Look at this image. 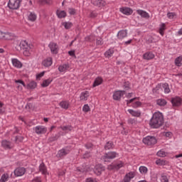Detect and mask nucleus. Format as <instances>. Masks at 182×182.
Returning a JSON list of instances; mask_svg holds the SVG:
<instances>
[{
    "label": "nucleus",
    "instance_id": "de8ad7c7",
    "mask_svg": "<svg viewBox=\"0 0 182 182\" xmlns=\"http://www.w3.org/2000/svg\"><path fill=\"white\" fill-rule=\"evenodd\" d=\"M82 111H84L85 113H87V112H90V107L88 105H85L82 107Z\"/></svg>",
    "mask_w": 182,
    "mask_h": 182
},
{
    "label": "nucleus",
    "instance_id": "9b49d317",
    "mask_svg": "<svg viewBox=\"0 0 182 182\" xmlns=\"http://www.w3.org/2000/svg\"><path fill=\"white\" fill-rule=\"evenodd\" d=\"M136 14L139 15L141 18H144V19H149V18H150V14H149L146 11L141 9L136 10Z\"/></svg>",
    "mask_w": 182,
    "mask_h": 182
},
{
    "label": "nucleus",
    "instance_id": "7c9ffc66",
    "mask_svg": "<svg viewBox=\"0 0 182 182\" xmlns=\"http://www.w3.org/2000/svg\"><path fill=\"white\" fill-rule=\"evenodd\" d=\"M52 83V79L49 78L43 82L41 84L42 87H48V85H50Z\"/></svg>",
    "mask_w": 182,
    "mask_h": 182
},
{
    "label": "nucleus",
    "instance_id": "6e6d98bb",
    "mask_svg": "<svg viewBox=\"0 0 182 182\" xmlns=\"http://www.w3.org/2000/svg\"><path fill=\"white\" fill-rule=\"evenodd\" d=\"M82 159H90V154L89 152H86L83 156Z\"/></svg>",
    "mask_w": 182,
    "mask_h": 182
},
{
    "label": "nucleus",
    "instance_id": "e2e57ef3",
    "mask_svg": "<svg viewBox=\"0 0 182 182\" xmlns=\"http://www.w3.org/2000/svg\"><path fill=\"white\" fill-rule=\"evenodd\" d=\"M130 85L127 82L125 83V85H124V87L125 89V90H129V89H130Z\"/></svg>",
    "mask_w": 182,
    "mask_h": 182
},
{
    "label": "nucleus",
    "instance_id": "dca6fc26",
    "mask_svg": "<svg viewBox=\"0 0 182 182\" xmlns=\"http://www.w3.org/2000/svg\"><path fill=\"white\" fill-rule=\"evenodd\" d=\"M120 12L124 14V15H132L133 14V10L130 8L125 7V8H121L120 9Z\"/></svg>",
    "mask_w": 182,
    "mask_h": 182
},
{
    "label": "nucleus",
    "instance_id": "72a5a7b5",
    "mask_svg": "<svg viewBox=\"0 0 182 182\" xmlns=\"http://www.w3.org/2000/svg\"><path fill=\"white\" fill-rule=\"evenodd\" d=\"M175 65L176 66H181L182 65V56H179L175 59Z\"/></svg>",
    "mask_w": 182,
    "mask_h": 182
},
{
    "label": "nucleus",
    "instance_id": "338daca9",
    "mask_svg": "<svg viewBox=\"0 0 182 182\" xmlns=\"http://www.w3.org/2000/svg\"><path fill=\"white\" fill-rule=\"evenodd\" d=\"M33 181L35 182H42V179H41V177H36L33 179Z\"/></svg>",
    "mask_w": 182,
    "mask_h": 182
},
{
    "label": "nucleus",
    "instance_id": "a878e982",
    "mask_svg": "<svg viewBox=\"0 0 182 182\" xmlns=\"http://www.w3.org/2000/svg\"><path fill=\"white\" fill-rule=\"evenodd\" d=\"M69 68V65L63 64L58 67L59 72H66V70Z\"/></svg>",
    "mask_w": 182,
    "mask_h": 182
},
{
    "label": "nucleus",
    "instance_id": "37998d69",
    "mask_svg": "<svg viewBox=\"0 0 182 182\" xmlns=\"http://www.w3.org/2000/svg\"><path fill=\"white\" fill-rule=\"evenodd\" d=\"M58 139H59V135L55 134V136H53L50 137V138L48 139V141H49L50 143H52V142H53V141H56V140H58Z\"/></svg>",
    "mask_w": 182,
    "mask_h": 182
},
{
    "label": "nucleus",
    "instance_id": "3c124183",
    "mask_svg": "<svg viewBox=\"0 0 182 182\" xmlns=\"http://www.w3.org/2000/svg\"><path fill=\"white\" fill-rule=\"evenodd\" d=\"M96 45L97 46L103 45V39H102V38H97L96 41Z\"/></svg>",
    "mask_w": 182,
    "mask_h": 182
},
{
    "label": "nucleus",
    "instance_id": "8fccbe9b",
    "mask_svg": "<svg viewBox=\"0 0 182 182\" xmlns=\"http://www.w3.org/2000/svg\"><path fill=\"white\" fill-rule=\"evenodd\" d=\"M128 123L129 124H136L137 123V121L134 119L130 118L128 119Z\"/></svg>",
    "mask_w": 182,
    "mask_h": 182
},
{
    "label": "nucleus",
    "instance_id": "e433bc0d",
    "mask_svg": "<svg viewBox=\"0 0 182 182\" xmlns=\"http://www.w3.org/2000/svg\"><path fill=\"white\" fill-rule=\"evenodd\" d=\"M161 182H168V177L165 173L161 174Z\"/></svg>",
    "mask_w": 182,
    "mask_h": 182
},
{
    "label": "nucleus",
    "instance_id": "f257e3e1",
    "mask_svg": "<svg viewBox=\"0 0 182 182\" xmlns=\"http://www.w3.org/2000/svg\"><path fill=\"white\" fill-rule=\"evenodd\" d=\"M164 123V117H163V114L160 112H155L149 122V126L152 129H159V127H161Z\"/></svg>",
    "mask_w": 182,
    "mask_h": 182
},
{
    "label": "nucleus",
    "instance_id": "bb28decb",
    "mask_svg": "<svg viewBox=\"0 0 182 182\" xmlns=\"http://www.w3.org/2000/svg\"><path fill=\"white\" fill-rule=\"evenodd\" d=\"M66 154H69V151L64 149L60 150L58 153V157H63V156H66Z\"/></svg>",
    "mask_w": 182,
    "mask_h": 182
},
{
    "label": "nucleus",
    "instance_id": "69168bd1",
    "mask_svg": "<svg viewBox=\"0 0 182 182\" xmlns=\"http://www.w3.org/2000/svg\"><path fill=\"white\" fill-rule=\"evenodd\" d=\"M45 75V72H42L40 74L37 75L36 77L37 79H40V77H42Z\"/></svg>",
    "mask_w": 182,
    "mask_h": 182
},
{
    "label": "nucleus",
    "instance_id": "2f4dec72",
    "mask_svg": "<svg viewBox=\"0 0 182 182\" xmlns=\"http://www.w3.org/2000/svg\"><path fill=\"white\" fill-rule=\"evenodd\" d=\"M57 16L60 19H62V18H66V11H57Z\"/></svg>",
    "mask_w": 182,
    "mask_h": 182
},
{
    "label": "nucleus",
    "instance_id": "a18cd8bd",
    "mask_svg": "<svg viewBox=\"0 0 182 182\" xmlns=\"http://www.w3.org/2000/svg\"><path fill=\"white\" fill-rule=\"evenodd\" d=\"M157 156L159 157H166L167 156V153L163 150H160L159 151L157 152Z\"/></svg>",
    "mask_w": 182,
    "mask_h": 182
},
{
    "label": "nucleus",
    "instance_id": "f8f14e48",
    "mask_svg": "<svg viewBox=\"0 0 182 182\" xmlns=\"http://www.w3.org/2000/svg\"><path fill=\"white\" fill-rule=\"evenodd\" d=\"M171 103L174 107H178V106L181 105V98H180L179 97L172 98Z\"/></svg>",
    "mask_w": 182,
    "mask_h": 182
},
{
    "label": "nucleus",
    "instance_id": "c9c22d12",
    "mask_svg": "<svg viewBox=\"0 0 182 182\" xmlns=\"http://www.w3.org/2000/svg\"><path fill=\"white\" fill-rule=\"evenodd\" d=\"M28 21L35 22V21H36V14H35V13H30L28 15Z\"/></svg>",
    "mask_w": 182,
    "mask_h": 182
},
{
    "label": "nucleus",
    "instance_id": "423d86ee",
    "mask_svg": "<svg viewBox=\"0 0 182 182\" xmlns=\"http://www.w3.org/2000/svg\"><path fill=\"white\" fill-rule=\"evenodd\" d=\"M34 132H36V134H45L46 132H48V129L43 126H36L34 128Z\"/></svg>",
    "mask_w": 182,
    "mask_h": 182
},
{
    "label": "nucleus",
    "instance_id": "bf43d9fd",
    "mask_svg": "<svg viewBox=\"0 0 182 182\" xmlns=\"http://www.w3.org/2000/svg\"><path fill=\"white\" fill-rule=\"evenodd\" d=\"M16 83H21V85H22L24 87H26V85H25V82H23L21 80H17L15 81Z\"/></svg>",
    "mask_w": 182,
    "mask_h": 182
},
{
    "label": "nucleus",
    "instance_id": "ddd939ff",
    "mask_svg": "<svg viewBox=\"0 0 182 182\" xmlns=\"http://www.w3.org/2000/svg\"><path fill=\"white\" fill-rule=\"evenodd\" d=\"M39 171L43 176H46L47 174H49V173H48V168H46V166L43 162H42L39 166Z\"/></svg>",
    "mask_w": 182,
    "mask_h": 182
},
{
    "label": "nucleus",
    "instance_id": "13d9d810",
    "mask_svg": "<svg viewBox=\"0 0 182 182\" xmlns=\"http://www.w3.org/2000/svg\"><path fill=\"white\" fill-rule=\"evenodd\" d=\"M85 147L86 149H87V150L92 149V147H93V144H92V143H88L85 144Z\"/></svg>",
    "mask_w": 182,
    "mask_h": 182
},
{
    "label": "nucleus",
    "instance_id": "052dcab7",
    "mask_svg": "<svg viewBox=\"0 0 182 182\" xmlns=\"http://www.w3.org/2000/svg\"><path fill=\"white\" fill-rule=\"evenodd\" d=\"M90 18H96L97 16V14L92 11L90 13Z\"/></svg>",
    "mask_w": 182,
    "mask_h": 182
},
{
    "label": "nucleus",
    "instance_id": "0eeeda50",
    "mask_svg": "<svg viewBox=\"0 0 182 182\" xmlns=\"http://www.w3.org/2000/svg\"><path fill=\"white\" fill-rule=\"evenodd\" d=\"M124 166V164L120 161L119 164H112L108 166V170H119Z\"/></svg>",
    "mask_w": 182,
    "mask_h": 182
},
{
    "label": "nucleus",
    "instance_id": "c85d7f7f",
    "mask_svg": "<svg viewBox=\"0 0 182 182\" xmlns=\"http://www.w3.org/2000/svg\"><path fill=\"white\" fill-rule=\"evenodd\" d=\"M104 2L102 0H95L92 1L93 5H95V6H98L100 8V6H103Z\"/></svg>",
    "mask_w": 182,
    "mask_h": 182
},
{
    "label": "nucleus",
    "instance_id": "0e129e2a",
    "mask_svg": "<svg viewBox=\"0 0 182 182\" xmlns=\"http://www.w3.org/2000/svg\"><path fill=\"white\" fill-rule=\"evenodd\" d=\"M5 38V33L0 31V39H4Z\"/></svg>",
    "mask_w": 182,
    "mask_h": 182
},
{
    "label": "nucleus",
    "instance_id": "603ef678",
    "mask_svg": "<svg viewBox=\"0 0 182 182\" xmlns=\"http://www.w3.org/2000/svg\"><path fill=\"white\" fill-rule=\"evenodd\" d=\"M68 12L70 15H75V14H76V10L73 8H70L68 9Z\"/></svg>",
    "mask_w": 182,
    "mask_h": 182
},
{
    "label": "nucleus",
    "instance_id": "7ed1b4c3",
    "mask_svg": "<svg viewBox=\"0 0 182 182\" xmlns=\"http://www.w3.org/2000/svg\"><path fill=\"white\" fill-rule=\"evenodd\" d=\"M22 0H9L8 6L9 9H19Z\"/></svg>",
    "mask_w": 182,
    "mask_h": 182
},
{
    "label": "nucleus",
    "instance_id": "aec40b11",
    "mask_svg": "<svg viewBox=\"0 0 182 182\" xmlns=\"http://www.w3.org/2000/svg\"><path fill=\"white\" fill-rule=\"evenodd\" d=\"M118 39H123L127 37V30H122L118 32L117 33Z\"/></svg>",
    "mask_w": 182,
    "mask_h": 182
},
{
    "label": "nucleus",
    "instance_id": "774afa93",
    "mask_svg": "<svg viewBox=\"0 0 182 182\" xmlns=\"http://www.w3.org/2000/svg\"><path fill=\"white\" fill-rule=\"evenodd\" d=\"M70 56H75V50L68 51Z\"/></svg>",
    "mask_w": 182,
    "mask_h": 182
},
{
    "label": "nucleus",
    "instance_id": "9d476101",
    "mask_svg": "<svg viewBox=\"0 0 182 182\" xmlns=\"http://www.w3.org/2000/svg\"><path fill=\"white\" fill-rule=\"evenodd\" d=\"M119 156V154L114 151H109L107 154L104 155V159H108L109 160H113V159H116Z\"/></svg>",
    "mask_w": 182,
    "mask_h": 182
},
{
    "label": "nucleus",
    "instance_id": "cd10ccee",
    "mask_svg": "<svg viewBox=\"0 0 182 182\" xmlns=\"http://www.w3.org/2000/svg\"><path fill=\"white\" fill-rule=\"evenodd\" d=\"M60 106L62 107V109H69V102L67 101H62L60 102Z\"/></svg>",
    "mask_w": 182,
    "mask_h": 182
},
{
    "label": "nucleus",
    "instance_id": "a211bd4d",
    "mask_svg": "<svg viewBox=\"0 0 182 182\" xmlns=\"http://www.w3.org/2000/svg\"><path fill=\"white\" fill-rule=\"evenodd\" d=\"M49 48L53 53L54 55H56L58 53V44L55 43H50Z\"/></svg>",
    "mask_w": 182,
    "mask_h": 182
},
{
    "label": "nucleus",
    "instance_id": "ea45409f",
    "mask_svg": "<svg viewBox=\"0 0 182 182\" xmlns=\"http://www.w3.org/2000/svg\"><path fill=\"white\" fill-rule=\"evenodd\" d=\"M60 129L63 131V132H71L72 130V126L70 125H67V126H63V127H60Z\"/></svg>",
    "mask_w": 182,
    "mask_h": 182
},
{
    "label": "nucleus",
    "instance_id": "5fc2aeb1",
    "mask_svg": "<svg viewBox=\"0 0 182 182\" xmlns=\"http://www.w3.org/2000/svg\"><path fill=\"white\" fill-rule=\"evenodd\" d=\"M139 106H141V102L136 101L134 102L133 107H139Z\"/></svg>",
    "mask_w": 182,
    "mask_h": 182
},
{
    "label": "nucleus",
    "instance_id": "6e6552de",
    "mask_svg": "<svg viewBox=\"0 0 182 182\" xmlns=\"http://www.w3.org/2000/svg\"><path fill=\"white\" fill-rule=\"evenodd\" d=\"M136 176V173L134 172H129L128 173H127L122 181V182H129L132 181V178H134Z\"/></svg>",
    "mask_w": 182,
    "mask_h": 182
},
{
    "label": "nucleus",
    "instance_id": "864d4df0",
    "mask_svg": "<svg viewBox=\"0 0 182 182\" xmlns=\"http://www.w3.org/2000/svg\"><path fill=\"white\" fill-rule=\"evenodd\" d=\"M42 4H47L48 5H50L52 4V0H41Z\"/></svg>",
    "mask_w": 182,
    "mask_h": 182
},
{
    "label": "nucleus",
    "instance_id": "f03ea898",
    "mask_svg": "<svg viewBox=\"0 0 182 182\" xmlns=\"http://www.w3.org/2000/svg\"><path fill=\"white\" fill-rule=\"evenodd\" d=\"M16 50H23L24 56H31L32 52V46L28 44V42L23 41L16 46Z\"/></svg>",
    "mask_w": 182,
    "mask_h": 182
},
{
    "label": "nucleus",
    "instance_id": "c756f323",
    "mask_svg": "<svg viewBox=\"0 0 182 182\" xmlns=\"http://www.w3.org/2000/svg\"><path fill=\"white\" fill-rule=\"evenodd\" d=\"M156 104L158 106H166V105H167V101L164 99H159L156 100Z\"/></svg>",
    "mask_w": 182,
    "mask_h": 182
},
{
    "label": "nucleus",
    "instance_id": "4d7b16f0",
    "mask_svg": "<svg viewBox=\"0 0 182 182\" xmlns=\"http://www.w3.org/2000/svg\"><path fill=\"white\" fill-rule=\"evenodd\" d=\"M136 99H137V97H134L129 100H127V105H130V103H133V102H134L136 100Z\"/></svg>",
    "mask_w": 182,
    "mask_h": 182
},
{
    "label": "nucleus",
    "instance_id": "58836bf2",
    "mask_svg": "<svg viewBox=\"0 0 182 182\" xmlns=\"http://www.w3.org/2000/svg\"><path fill=\"white\" fill-rule=\"evenodd\" d=\"M165 30H166V24L162 23L159 28V33H160V35H161V36H163V35H164Z\"/></svg>",
    "mask_w": 182,
    "mask_h": 182
},
{
    "label": "nucleus",
    "instance_id": "393cba45",
    "mask_svg": "<svg viewBox=\"0 0 182 182\" xmlns=\"http://www.w3.org/2000/svg\"><path fill=\"white\" fill-rule=\"evenodd\" d=\"M162 88L164 89V93H170V92H171L170 86L167 82L162 84Z\"/></svg>",
    "mask_w": 182,
    "mask_h": 182
},
{
    "label": "nucleus",
    "instance_id": "4468645a",
    "mask_svg": "<svg viewBox=\"0 0 182 182\" xmlns=\"http://www.w3.org/2000/svg\"><path fill=\"white\" fill-rule=\"evenodd\" d=\"M1 146L5 149V150H10V149H12V144L7 140H3L1 141Z\"/></svg>",
    "mask_w": 182,
    "mask_h": 182
},
{
    "label": "nucleus",
    "instance_id": "f704fd0d",
    "mask_svg": "<svg viewBox=\"0 0 182 182\" xmlns=\"http://www.w3.org/2000/svg\"><path fill=\"white\" fill-rule=\"evenodd\" d=\"M113 53H114V50H113V49H109L108 50H107L105 53V55L106 58H112V55H113Z\"/></svg>",
    "mask_w": 182,
    "mask_h": 182
},
{
    "label": "nucleus",
    "instance_id": "2eb2a0df",
    "mask_svg": "<svg viewBox=\"0 0 182 182\" xmlns=\"http://www.w3.org/2000/svg\"><path fill=\"white\" fill-rule=\"evenodd\" d=\"M52 58L50 57L47 58L42 62L43 66H45L46 68H49V66H52Z\"/></svg>",
    "mask_w": 182,
    "mask_h": 182
},
{
    "label": "nucleus",
    "instance_id": "09e8293b",
    "mask_svg": "<svg viewBox=\"0 0 182 182\" xmlns=\"http://www.w3.org/2000/svg\"><path fill=\"white\" fill-rule=\"evenodd\" d=\"M167 16L169 19H174V18H176V13L174 12L168 13Z\"/></svg>",
    "mask_w": 182,
    "mask_h": 182
},
{
    "label": "nucleus",
    "instance_id": "5701e85b",
    "mask_svg": "<svg viewBox=\"0 0 182 182\" xmlns=\"http://www.w3.org/2000/svg\"><path fill=\"white\" fill-rule=\"evenodd\" d=\"M102 83H103V80L102 79V77H97L93 83V87H96V86H99L100 85H102Z\"/></svg>",
    "mask_w": 182,
    "mask_h": 182
},
{
    "label": "nucleus",
    "instance_id": "6ab92c4d",
    "mask_svg": "<svg viewBox=\"0 0 182 182\" xmlns=\"http://www.w3.org/2000/svg\"><path fill=\"white\" fill-rule=\"evenodd\" d=\"M11 62L15 68H18V69H21V68H22V63H21V61H19L18 59L13 58L11 60Z\"/></svg>",
    "mask_w": 182,
    "mask_h": 182
},
{
    "label": "nucleus",
    "instance_id": "680f3d73",
    "mask_svg": "<svg viewBox=\"0 0 182 182\" xmlns=\"http://www.w3.org/2000/svg\"><path fill=\"white\" fill-rule=\"evenodd\" d=\"M16 141H22L23 140V136H16Z\"/></svg>",
    "mask_w": 182,
    "mask_h": 182
},
{
    "label": "nucleus",
    "instance_id": "a19ab883",
    "mask_svg": "<svg viewBox=\"0 0 182 182\" xmlns=\"http://www.w3.org/2000/svg\"><path fill=\"white\" fill-rule=\"evenodd\" d=\"M8 178H9V175L8 173H4L1 176L0 181L1 182H6V181H8Z\"/></svg>",
    "mask_w": 182,
    "mask_h": 182
},
{
    "label": "nucleus",
    "instance_id": "473e14b6",
    "mask_svg": "<svg viewBox=\"0 0 182 182\" xmlns=\"http://www.w3.org/2000/svg\"><path fill=\"white\" fill-rule=\"evenodd\" d=\"M4 39L6 41H11V39H14V34L11 33H5Z\"/></svg>",
    "mask_w": 182,
    "mask_h": 182
},
{
    "label": "nucleus",
    "instance_id": "b1692460",
    "mask_svg": "<svg viewBox=\"0 0 182 182\" xmlns=\"http://www.w3.org/2000/svg\"><path fill=\"white\" fill-rule=\"evenodd\" d=\"M104 148L105 150H111V149L114 148V144L112 141H108L105 144Z\"/></svg>",
    "mask_w": 182,
    "mask_h": 182
},
{
    "label": "nucleus",
    "instance_id": "4be33fe9",
    "mask_svg": "<svg viewBox=\"0 0 182 182\" xmlns=\"http://www.w3.org/2000/svg\"><path fill=\"white\" fill-rule=\"evenodd\" d=\"M129 113L134 116V117H140L141 116V112L140 111H134L133 109H128Z\"/></svg>",
    "mask_w": 182,
    "mask_h": 182
},
{
    "label": "nucleus",
    "instance_id": "f3484780",
    "mask_svg": "<svg viewBox=\"0 0 182 182\" xmlns=\"http://www.w3.org/2000/svg\"><path fill=\"white\" fill-rule=\"evenodd\" d=\"M89 96H90L89 91H85L80 94V100H82V102H86V100H87V97H89Z\"/></svg>",
    "mask_w": 182,
    "mask_h": 182
},
{
    "label": "nucleus",
    "instance_id": "79ce46f5",
    "mask_svg": "<svg viewBox=\"0 0 182 182\" xmlns=\"http://www.w3.org/2000/svg\"><path fill=\"white\" fill-rule=\"evenodd\" d=\"M27 87L28 89H35V87H36V82L35 81H31L28 84Z\"/></svg>",
    "mask_w": 182,
    "mask_h": 182
},
{
    "label": "nucleus",
    "instance_id": "412c9836",
    "mask_svg": "<svg viewBox=\"0 0 182 182\" xmlns=\"http://www.w3.org/2000/svg\"><path fill=\"white\" fill-rule=\"evenodd\" d=\"M143 58L146 60H150L151 59H154V54H153V53H150V52L146 53L144 54Z\"/></svg>",
    "mask_w": 182,
    "mask_h": 182
},
{
    "label": "nucleus",
    "instance_id": "4c0bfd02",
    "mask_svg": "<svg viewBox=\"0 0 182 182\" xmlns=\"http://www.w3.org/2000/svg\"><path fill=\"white\" fill-rule=\"evenodd\" d=\"M63 26H64L65 29H70V28L73 26V23H72V22H64L63 23Z\"/></svg>",
    "mask_w": 182,
    "mask_h": 182
},
{
    "label": "nucleus",
    "instance_id": "1a4fd4ad",
    "mask_svg": "<svg viewBox=\"0 0 182 182\" xmlns=\"http://www.w3.org/2000/svg\"><path fill=\"white\" fill-rule=\"evenodd\" d=\"M26 171L25 168H17L14 170V175L16 177H21L25 174Z\"/></svg>",
    "mask_w": 182,
    "mask_h": 182
},
{
    "label": "nucleus",
    "instance_id": "49530a36",
    "mask_svg": "<svg viewBox=\"0 0 182 182\" xmlns=\"http://www.w3.org/2000/svg\"><path fill=\"white\" fill-rule=\"evenodd\" d=\"M139 171L141 174H146L147 173V168L146 166H140Z\"/></svg>",
    "mask_w": 182,
    "mask_h": 182
},
{
    "label": "nucleus",
    "instance_id": "c03bdc74",
    "mask_svg": "<svg viewBox=\"0 0 182 182\" xmlns=\"http://www.w3.org/2000/svg\"><path fill=\"white\" fill-rule=\"evenodd\" d=\"M156 164H157V166H166L167 162L164 160H156Z\"/></svg>",
    "mask_w": 182,
    "mask_h": 182
},
{
    "label": "nucleus",
    "instance_id": "20e7f679",
    "mask_svg": "<svg viewBox=\"0 0 182 182\" xmlns=\"http://www.w3.org/2000/svg\"><path fill=\"white\" fill-rule=\"evenodd\" d=\"M142 141L144 144H146V146H154V144L157 143V139L154 136H148L144 138Z\"/></svg>",
    "mask_w": 182,
    "mask_h": 182
},
{
    "label": "nucleus",
    "instance_id": "39448f33",
    "mask_svg": "<svg viewBox=\"0 0 182 182\" xmlns=\"http://www.w3.org/2000/svg\"><path fill=\"white\" fill-rule=\"evenodd\" d=\"M125 93L126 91L124 90L115 91L113 94L114 100H120V99H122V97L124 96Z\"/></svg>",
    "mask_w": 182,
    "mask_h": 182
}]
</instances>
